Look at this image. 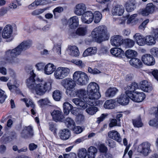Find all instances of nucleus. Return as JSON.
<instances>
[{
    "label": "nucleus",
    "mask_w": 158,
    "mask_h": 158,
    "mask_svg": "<svg viewBox=\"0 0 158 158\" xmlns=\"http://www.w3.org/2000/svg\"><path fill=\"white\" fill-rule=\"evenodd\" d=\"M118 91V89L115 87L109 88L105 92V96L107 97L112 98L114 96Z\"/></svg>",
    "instance_id": "33"
},
{
    "label": "nucleus",
    "mask_w": 158,
    "mask_h": 158,
    "mask_svg": "<svg viewBox=\"0 0 158 158\" xmlns=\"http://www.w3.org/2000/svg\"><path fill=\"white\" fill-rule=\"evenodd\" d=\"M108 137L117 142L120 143L122 141V139L119 133L117 131L112 130L108 132Z\"/></svg>",
    "instance_id": "22"
},
{
    "label": "nucleus",
    "mask_w": 158,
    "mask_h": 158,
    "mask_svg": "<svg viewBox=\"0 0 158 158\" xmlns=\"http://www.w3.org/2000/svg\"><path fill=\"white\" fill-rule=\"evenodd\" d=\"M130 64L136 68H140L143 66V63L141 60L136 58H132L129 61Z\"/></svg>",
    "instance_id": "31"
},
{
    "label": "nucleus",
    "mask_w": 158,
    "mask_h": 158,
    "mask_svg": "<svg viewBox=\"0 0 158 158\" xmlns=\"http://www.w3.org/2000/svg\"><path fill=\"white\" fill-rule=\"evenodd\" d=\"M83 131V128L79 126L75 127L73 129L74 132L77 134L81 133Z\"/></svg>",
    "instance_id": "54"
},
{
    "label": "nucleus",
    "mask_w": 158,
    "mask_h": 158,
    "mask_svg": "<svg viewBox=\"0 0 158 158\" xmlns=\"http://www.w3.org/2000/svg\"><path fill=\"white\" fill-rule=\"evenodd\" d=\"M75 93L73 96L70 97H73L77 96L80 98L79 99L81 100V99H82L84 101V102H86L88 104L94 105L88 103V101H89V96H88L87 91H86L85 89H80L76 90H75Z\"/></svg>",
    "instance_id": "10"
},
{
    "label": "nucleus",
    "mask_w": 158,
    "mask_h": 158,
    "mask_svg": "<svg viewBox=\"0 0 158 158\" xmlns=\"http://www.w3.org/2000/svg\"><path fill=\"white\" fill-rule=\"evenodd\" d=\"M115 126L121 127V124L117 119H112L111 120L109 124V127L110 128H112Z\"/></svg>",
    "instance_id": "47"
},
{
    "label": "nucleus",
    "mask_w": 158,
    "mask_h": 158,
    "mask_svg": "<svg viewBox=\"0 0 158 158\" xmlns=\"http://www.w3.org/2000/svg\"><path fill=\"white\" fill-rule=\"evenodd\" d=\"M69 54L73 56L77 57L79 56V52L78 48L75 46H70L67 50Z\"/></svg>",
    "instance_id": "27"
},
{
    "label": "nucleus",
    "mask_w": 158,
    "mask_h": 158,
    "mask_svg": "<svg viewBox=\"0 0 158 158\" xmlns=\"http://www.w3.org/2000/svg\"><path fill=\"white\" fill-rule=\"evenodd\" d=\"M21 100L24 102L27 107H31L32 108H34L35 107V105L32 101L30 99H28L27 98H24L21 99Z\"/></svg>",
    "instance_id": "43"
},
{
    "label": "nucleus",
    "mask_w": 158,
    "mask_h": 158,
    "mask_svg": "<svg viewBox=\"0 0 158 158\" xmlns=\"http://www.w3.org/2000/svg\"><path fill=\"white\" fill-rule=\"evenodd\" d=\"M150 52L155 57L158 56V48H153L150 50Z\"/></svg>",
    "instance_id": "56"
},
{
    "label": "nucleus",
    "mask_w": 158,
    "mask_h": 158,
    "mask_svg": "<svg viewBox=\"0 0 158 158\" xmlns=\"http://www.w3.org/2000/svg\"><path fill=\"white\" fill-rule=\"evenodd\" d=\"M110 42L111 45L114 46H120L123 43V38L119 35H115L111 38Z\"/></svg>",
    "instance_id": "17"
},
{
    "label": "nucleus",
    "mask_w": 158,
    "mask_h": 158,
    "mask_svg": "<svg viewBox=\"0 0 158 158\" xmlns=\"http://www.w3.org/2000/svg\"><path fill=\"white\" fill-rule=\"evenodd\" d=\"M123 43L126 48H131L134 45L135 42L132 40L127 39L124 40Z\"/></svg>",
    "instance_id": "42"
},
{
    "label": "nucleus",
    "mask_w": 158,
    "mask_h": 158,
    "mask_svg": "<svg viewBox=\"0 0 158 158\" xmlns=\"http://www.w3.org/2000/svg\"><path fill=\"white\" fill-rule=\"evenodd\" d=\"M99 85L95 82L89 83L87 87V92L89 96V104L96 105L98 103V99L101 97L100 93L98 92Z\"/></svg>",
    "instance_id": "3"
},
{
    "label": "nucleus",
    "mask_w": 158,
    "mask_h": 158,
    "mask_svg": "<svg viewBox=\"0 0 158 158\" xmlns=\"http://www.w3.org/2000/svg\"><path fill=\"white\" fill-rule=\"evenodd\" d=\"M128 93H126V94H121L120 96L118 98L117 102L119 104L122 105H127L129 101Z\"/></svg>",
    "instance_id": "23"
},
{
    "label": "nucleus",
    "mask_w": 158,
    "mask_h": 158,
    "mask_svg": "<svg viewBox=\"0 0 158 158\" xmlns=\"http://www.w3.org/2000/svg\"><path fill=\"white\" fill-rule=\"evenodd\" d=\"M21 136L25 138L31 137L33 135L32 127L30 126L25 127L21 133Z\"/></svg>",
    "instance_id": "19"
},
{
    "label": "nucleus",
    "mask_w": 158,
    "mask_h": 158,
    "mask_svg": "<svg viewBox=\"0 0 158 158\" xmlns=\"http://www.w3.org/2000/svg\"><path fill=\"white\" fill-rule=\"evenodd\" d=\"M87 31V29L86 27H79L76 30V33L79 35L83 36L86 34Z\"/></svg>",
    "instance_id": "44"
},
{
    "label": "nucleus",
    "mask_w": 158,
    "mask_h": 158,
    "mask_svg": "<svg viewBox=\"0 0 158 158\" xmlns=\"http://www.w3.org/2000/svg\"><path fill=\"white\" fill-rule=\"evenodd\" d=\"M63 8L59 6L56 7L53 10V13L54 15L55 16L56 13H61L63 11Z\"/></svg>",
    "instance_id": "62"
},
{
    "label": "nucleus",
    "mask_w": 158,
    "mask_h": 158,
    "mask_svg": "<svg viewBox=\"0 0 158 158\" xmlns=\"http://www.w3.org/2000/svg\"><path fill=\"white\" fill-rule=\"evenodd\" d=\"M61 44H59L55 45L53 48L54 51L56 52L59 55L61 54Z\"/></svg>",
    "instance_id": "52"
},
{
    "label": "nucleus",
    "mask_w": 158,
    "mask_h": 158,
    "mask_svg": "<svg viewBox=\"0 0 158 158\" xmlns=\"http://www.w3.org/2000/svg\"><path fill=\"white\" fill-rule=\"evenodd\" d=\"M64 113L65 115H67L70 112V110H72L73 106L68 102H66L63 105Z\"/></svg>",
    "instance_id": "38"
},
{
    "label": "nucleus",
    "mask_w": 158,
    "mask_h": 158,
    "mask_svg": "<svg viewBox=\"0 0 158 158\" xmlns=\"http://www.w3.org/2000/svg\"><path fill=\"white\" fill-rule=\"evenodd\" d=\"M99 149L100 152L102 153L106 152L107 151V147L103 144H101L99 146Z\"/></svg>",
    "instance_id": "60"
},
{
    "label": "nucleus",
    "mask_w": 158,
    "mask_h": 158,
    "mask_svg": "<svg viewBox=\"0 0 158 158\" xmlns=\"http://www.w3.org/2000/svg\"><path fill=\"white\" fill-rule=\"evenodd\" d=\"M32 44L29 40L24 41L12 50H9L6 52V56L10 58L7 62L12 64H16L19 62L17 56L20 55L22 51L29 48Z\"/></svg>",
    "instance_id": "2"
},
{
    "label": "nucleus",
    "mask_w": 158,
    "mask_h": 158,
    "mask_svg": "<svg viewBox=\"0 0 158 158\" xmlns=\"http://www.w3.org/2000/svg\"><path fill=\"white\" fill-rule=\"evenodd\" d=\"M115 101L113 100H107L104 104V107L106 109H113L115 107Z\"/></svg>",
    "instance_id": "35"
},
{
    "label": "nucleus",
    "mask_w": 158,
    "mask_h": 158,
    "mask_svg": "<svg viewBox=\"0 0 158 158\" xmlns=\"http://www.w3.org/2000/svg\"><path fill=\"white\" fill-rule=\"evenodd\" d=\"M108 53V51L107 48L104 46L101 47L98 52V54L101 56L106 54Z\"/></svg>",
    "instance_id": "51"
},
{
    "label": "nucleus",
    "mask_w": 158,
    "mask_h": 158,
    "mask_svg": "<svg viewBox=\"0 0 158 158\" xmlns=\"http://www.w3.org/2000/svg\"><path fill=\"white\" fill-rule=\"evenodd\" d=\"M125 54L127 58L131 59L137 56V53L135 51L129 49L126 51Z\"/></svg>",
    "instance_id": "40"
},
{
    "label": "nucleus",
    "mask_w": 158,
    "mask_h": 158,
    "mask_svg": "<svg viewBox=\"0 0 158 158\" xmlns=\"http://www.w3.org/2000/svg\"><path fill=\"white\" fill-rule=\"evenodd\" d=\"M145 8L146 10L150 14L152 13L155 9V7L153 4L152 3H148L147 4Z\"/></svg>",
    "instance_id": "50"
},
{
    "label": "nucleus",
    "mask_w": 158,
    "mask_h": 158,
    "mask_svg": "<svg viewBox=\"0 0 158 158\" xmlns=\"http://www.w3.org/2000/svg\"><path fill=\"white\" fill-rule=\"evenodd\" d=\"M81 18L83 23L89 24L93 20V13L91 11H86L82 15Z\"/></svg>",
    "instance_id": "16"
},
{
    "label": "nucleus",
    "mask_w": 158,
    "mask_h": 158,
    "mask_svg": "<svg viewBox=\"0 0 158 158\" xmlns=\"http://www.w3.org/2000/svg\"><path fill=\"white\" fill-rule=\"evenodd\" d=\"M136 4L135 0H128L125 3V7L126 10L128 12H131L134 10L135 8Z\"/></svg>",
    "instance_id": "26"
},
{
    "label": "nucleus",
    "mask_w": 158,
    "mask_h": 158,
    "mask_svg": "<svg viewBox=\"0 0 158 158\" xmlns=\"http://www.w3.org/2000/svg\"><path fill=\"white\" fill-rule=\"evenodd\" d=\"M156 39L151 35L147 36L145 37V44L148 45H152L156 43Z\"/></svg>",
    "instance_id": "37"
},
{
    "label": "nucleus",
    "mask_w": 158,
    "mask_h": 158,
    "mask_svg": "<svg viewBox=\"0 0 158 158\" xmlns=\"http://www.w3.org/2000/svg\"><path fill=\"white\" fill-rule=\"evenodd\" d=\"M64 158H76L77 156L76 154L71 153L69 154H64Z\"/></svg>",
    "instance_id": "64"
},
{
    "label": "nucleus",
    "mask_w": 158,
    "mask_h": 158,
    "mask_svg": "<svg viewBox=\"0 0 158 158\" xmlns=\"http://www.w3.org/2000/svg\"><path fill=\"white\" fill-rule=\"evenodd\" d=\"M97 49L96 47H90L87 48L83 52V57L92 56L95 55L97 53Z\"/></svg>",
    "instance_id": "25"
},
{
    "label": "nucleus",
    "mask_w": 158,
    "mask_h": 158,
    "mask_svg": "<svg viewBox=\"0 0 158 158\" xmlns=\"http://www.w3.org/2000/svg\"><path fill=\"white\" fill-rule=\"evenodd\" d=\"M52 97L54 100L59 101L61 98V94L59 91L56 90L53 92Z\"/></svg>",
    "instance_id": "48"
},
{
    "label": "nucleus",
    "mask_w": 158,
    "mask_h": 158,
    "mask_svg": "<svg viewBox=\"0 0 158 158\" xmlns=\"http://www.w3.org/2000/svg\"><path fill=\"white\" fill-rule=\"evenodd\" d=\"M97 158H113V157L111 154L106 153L100 155Z\"/></svg>",
    "instance_id": "58"
},
{
    "label": "nucleus",
    "mask_w": 158,
    "mask_h": 158,
    "mask_svg": "<svg viewBox=\"0 0 158 158\" xmlns=\"http://www.w3.org/2000/svg\"><path fill=\"white\" fill-rule=\"evenodd\" d=\"M72 62L81 69L83 68L85 66V63L79 59L73 60H72Z\"/></svg>",
    "instance_id": "46"
},
{
    "label": "nucleus",
    "mask_w": 158,
    "mask_h": 158,
    "mask_svg": "<svg viewBox=\"0 0 158 158\" xmlns=\"http://www.w3.org/2000/svg\"><path fill=\"white\" fill-rule=\"evenodd\" d=\"M61 84L66 89V93L69 96H73L75 95L76 84L74 80L70 78H65L62 80Z\"/></svg>",
    "instance_id": "5"
},
{
    "label": "nucleus",
    "mask_w": 158,
    "mask_h": 158,
    "mask_svg": "<svg viewBox=\"0 0 158 158\" xmlns=\"http://www.w3.org/2000/svg\"><path fill=\"white\" fill-rule=\"evenodd\" d=\"M70 72V70L69 68L60 67L56 69L54 76L56 79H62L67 76Z\"/></svg>",
    "instance_id": "8"
},
{
    "label": "nucleus",
    "mask_w": 158,
    "mask_h": 158,
    "mask_svg": "<svg viewBox=\"0 0 158 158\" xmlns=\"http://www.w3.org/2000/svg\"><path fill=\"white\" fill-rule=\"evenodd\" d=\"M72 101L77 106L81 108L82 109H85L87 107V108L86 109V112L89 114L93 115L95 114L98 110V108L97 107L93 106L97 105L98 103L96 105L89 106L88 107L86 103L84 102L82 100H81L78 98H75L72 100Z\"/></svg>",
    "instance_id": "4"
},
{
    "label": "nucleus",
    "mask_w": 158,
    "mask_h": 158,
    "mask_svg": "<svg viewBox=\"0 0 158 158\" xmlns=\"http://www.w3.org/2000/svg\"><path fill=\"white\" fill-rule=\"evenodd\" d=\"M88 72L91 74H96L100 73V71L96 69H92L90 67H89L88 69Z\"/></svg>",
    "instance_id": "55"
},
{
    "label": "nucleus",
    "mask_w": 158,
    "mask_h": 158,
    "mask_svg": "<svg viewBox=\"0 0 158 158\" xmlns=\"http://www.w3.org/2000/svg\"><path fill=\"white\" fill-rule=\"evenodd\" d=\"M56 69V67L53 64L49 63L45 65L44 69V73L46 75L51 74L55 72Z\"/></svg>",
    "instance_id": "24"
},
{
    "label": "nucleus",
    "mask_w": 158,
    "mask_h": 158,
    "mask_svg": "<svg viewBox=\"0 0 158 158\" xmlns=\"http://www.w3.org/2000/svg\"><path fill=\"white\" fill-rule=\"evenodd\" d=\"M133 123L134 127H141L143 125L140 117H138L137 119L133 120Z\"/></svg>",
    "instance_id": "45"
},
{
    "label": "nucleus",
    "mask_w": 158,
    "mask_h": 158,
    "mask_svg": "<svg viewBox=\"0 0 158 158\" xmlns=\"http://www.w3.org/2000/svg\"><path fill=\"white\" fill-rule=\"evenodd\" d=\"M44 10H45L43 9L36 10L32 12L31 14L33 15H38L42 14Z\"/></svg>",
    "instance_id": "59"
},
{
    "label": "nucleus",
    "mask_w": 158,
    "mask_h": 158,
    "mask_svg": "<svg viewBox=\"0 0 158 158\" xmlns=\"http://www.w3.org/2000/svg\"><path fill=\"white\" fill-rule=\"evenodd\" d=\"M13 32V27L11 25L7 24L3 28L2 32L3 38L7 39L10 38Z\"/></svg>",
    "instance_id": "15"
},
{
    "label": "nucleus",
    "mask_w": 158,
    "mask_h": 158,
    "mask_svg": "<svg viewBox=\"0 0 158 158\" xmlns=\"http://www.w3.org/2000/svg\"><path fill=\"white\" fill-rule=\"evenodd\" d=\"M124 12V8L123 6L119 4L114 6L111 10V13L113 15L121 16Z\"/></svg>",
    "instance_id": "18"
},
{
    "label": "nucleus",
    "mask_w": 158,
    "mask_h": 158,
    "mask_svg": "<svg viewBox=\"0 0 158 158\" xmlns=\"http://www.w3.org/2000/svg\"><path fill=\"white\" fill-rule=\"evenodd\" d=\"M140 86L141 89L143 91L146 92H150L152 89V88L146 80L141 81L140 83Z\"/></svg>",
    "instance_id": "29"
},
{
    "label": "nucleus",
    "mask_w": 158,
    "mask_h": 158,
    "mask_svg": "<svg viewBox=\"0 0 158 158\" xmlns=\"http://www.w3.org/2000/svg\"><path fill=\"white\" fill-rule=\"evenodd\" d=\"M70 135V132L68 129H64L61 130L59 133V135L60 138L64 140L68 139Z\"/></svg>",
    "instance_id": "20"
},
{
    "label": "nucleus",
    "mask_w": 158,
    "mask_h": 158,
    "mask_svg": "<svg viewBox=\"0 0 158 158\" xmlns=\"http://www.w3.org/2000/svg\"><path fill=\"white\" fill-rule=\"evenodd\" d=\"M128 96L132 101L138 102L142 101L145 97V94L142 92H135L133 93H130Z\"/></svg>",
    "instance_id": "11"
},
{
    "label": "nucleus",
    "mask_w": 158,
    "mask_h": 158,
    "mask_svg": "<svg viewBox=\"0 0 158 158\" xmlns=\"http://www.w3.org/2000/svg\"><path fill=\"white\" fill-rule=\"evenodd\" d=\"M111 53L114 56L118 57H122L123 55L124 51L120 48H114L111 49Z\"/></svg>",
    "instance_id": "30"
},
{
    "label": "nucleus",
    "mask_w": 158,
    "mask_h": 158,
    "mask_svg": "<svg viewBox=\"0 0 158 158\" xmlns=\"http://www.w3.org/2000/svg\"><path fill=\"white\" fill-rule=\"evenodd\" d=\"M53 120L56 122H62L64 118L60 110H54L51 113Z\"/></svg>",
    "instance_id": "14"
},
{
    "label": "nucleus",
    "mask_w": 158,
    "mask_h": 158,
    "mask_svg": "<svg viewBox=\"0 0 158 158\" xmlns=\"http://www.w3.org/2000/svg\"><path fill=\"white\" fill-rule=\"evenodd\" d=\"M108 115L107 114H101V116L98 118L97 122L98 123H99L103 121L104 119L106 118Z\"/></svg>",
    "instance_id": "61"
},
{
    "label": "nucleus",
    "mask_w": 158,
    "mask_h": 158,
    "mask_svg": "<svg viewBox=\"0 0 158 158\" xmlns=\"http://www.w3.org/2000/svg\"><path fill=\"white\" fill-rule=\"evenodd\" d=\"M39 105L41 107L45 105L52 106V103L48 98L41 99L38 101Z\"/></svg>",
    "instance_id": "34"
},
{
    "label": "nucleus",
    "mask_w": 158,
    "mask_h": 158,
    "mask_svg": "<svg viewBox=\"0 0 158 158\" xmlns=\"http://www.w3.org/2000/svg\"><path fill=\"white\" fill-rule=\"evenodd\" d=\"M65 123L66 126L69 128H72L75 125V123L71 118H67L65 121Z\"/></svg>",
    "instance_id": "41"
},
{
    "label": "nucleus",
    "mask_w": 158,
    "mask_h": 158,
    "mask_svg": "<svg viewBox=\"0 0 158 158\" xmlns=\"http://www.w3.org/2000/svg\"><path fill=\"white\" fill-rule=\"evenodd\" d=\"M97 151V149L96 148L92 146L90 147L88 149V158H95Z\"/></svg>",
    "instance_id": "36"
},
{
    "label": "nucleus",
    "mask_w": 158,
    "mask_h": 158,
    "mask_svg": "<svg viewBox=\"0 0 158 158\" xmlns=\"http://www.w3.org/2000/svg\"><path fill=\"white\" fill-rule=\"evenodd\" d=\"M138 13L139 14L142 15L144 16H147L149 15V13L146 10V9H142L139 10L138 11Z\"/></svg>",
    "instance_id": "57"
},
{
    "label": "nucleus",
    "mask_w": 158,
    "mask_h": 158,
    "mask_svg": "<svg viewBox=\"0 0 158 158\" xmlns=\"http://www.w3.org/2000/svg\"><path fill=\"white\" fill-rule=\"evenodd\" d=\"M134 39L136 43L139 46H143L145 44V37H144L139 33H136L133 36Z\"/></svg>",
    "instance_id": "21"
},
{
    "label": "nucleus",
    "mask_w": 158,
    "mask_h": 158,
    "mask_svg": "<svg viewBox=\"0 0 158 158\" xmlns=\"http://www.w3.org/2000/svg\"><path fill=\"white\" fill-rule=\"evenodd\" d=\"M69 27L72 28H75L79 25L78 18L77 16L71 17L69 20Z\"/></svg>",
    "instance_id": "28"
},
{
    "label": "nucleus",
    "mask_w": 158,
    "mask_h": 158,
    "mask_svg": "<svg viewBox=\"0 0 158 158\" xmlns=\"http://www.w3.org/2000/svg\"><path fill=\"white\" fill-rule=\"evenodd\" d=\"M4 91L0 88V103H2L6 98V95L4 94Z\"/></svg>",
    "instance_id": "53"
},
{
    "label": "nucleus",
    "mask_w": 158,
    "mask_h": 158,
    "mask_svg": "<svg viewBox=\"0 0 158 158\" xmlns=\"http://www.w3.org/2000/svg\"><path fill=\"white\" fill-rule=\"evenodd\" d=\"M73 79L77 84L81 85L87 84L89 80V78L87 74L80 71H76L74 73Z\"/></svg>",
    "instance_id": "6"
},
{
    "label": "nucleus",
    "mask_w": 158,
    "mask_h": 158,
    "mask_svg": "<svg viewBox=\"0 0 158 158\" xmlns=\"http://www.w3.org/2000/svg\"><path fill=\"white\" fill-rule=\"evenodd\" d=\"M150 146L151 144L148 142H143L139 146L138 151L144 156H147L151 152Z\"/></svg>",
    "instance_id": "9"
},
{
    "label": "nucleus",
    "mask_w": 158,
    "mask_h": 158,
    "mask_svg": "<svg viewBox=\"0 0 158 158\" xmlns=\"http://www.w3.org/2000/svg\"><path fill=\"white\" fill-rule=\"evenodd\" d=\"M86 7L83 3H80L77 4L74 7V12L77 16L82 15L85 12Z\"/></svg>",
    "instance_id": "12"
},
{
    "label": "nucleus",
    "mask_w": 158,
    "mask_h": 158,
    "mask_svg": "<svg viewBox=\"0 0 158 158\" xmlns=\"http://www.w3.org/2000/svg\"><path fill=\"white\" fill-rule=\"evenodd\" d=\"M87 155V151L84 148H82L79 150L78 156L79 158H85Z\"/></svg>",
    "instance_id": "49"
},
{
    "label": "nucleus",
    "mask_w": 158,
    "mask_h": 158,
    "mask_svg": "<svg viewBox=\"0 0 158 158\" xmlns=\"http://www.w3.org/2000/svg\"><path fill=\"white\" fill-rule=\"evenodd\" d=\"M141 60L144 64L147 65H152L155 63L154 57L149 54H145L143 55L142 56Z\"/></svg>",
    "instance_id": "13"
},
{
    "label": "nucleus",
    "mask_w": 158,
    "mask_h": 158,
    "mask_svg": "<svg viewBox=\"0 0 158 158\" xmlns=\"http://www.w3.org/2000/svg\"><path fill=\"white\" fill-rule=\"evenodd\" d=\"M45 64L43 62H40L36 65V67L38 70L40 71L43 69Z\"/></svg>",
    "instance_id": "63"
},
{
    "label": "nucleus",
    "mask_w": 158,
    "mask_h": 158,
    "mask_svg": "<svg viewBox=\"0 0 158 158\" xmlns=\"http://www.w3.org/2000/svg\"><path fill=\"white\" fill-rule=\"evenodd\" d=\"M138 88V84L135 82H133L129 85L125 87L126 93H133L134 91Z\"/></svg>",
    "instance_id": "32"
},
{
    "label": "nucleus",
    "mask_w": 158,
    "mask_h": 158,
    "mask_svg": "<svg viewBox=\"0 0 158 158\" xmlns=\"http://www.w3.org/2000/svg\"><path fill=\"white\" fill-rule=\"evenodd\" d=\"M102 18V14L98 11H96L93 13V19L95 23H99Z\"/></svg>",
    "instance_id": "39"
},
{
    "label": "nucleus",
    "mask_w": 158,
    "mask_h": 158,
    "mask_svg": "<svg viewBox=\"0 0 158 158\" xmlns=\"http://www.w3.org/2000/svg\"><path fill=\"white\" fill-rule=\"evenodd\" d=\"M35 76L33 70H32L30 72V77L26 80V81L27 87L32 93L42 96L51 90L52 80H50L46 82L39 78L35 79Z\"/></svg>",
    "instance_id": "1"
},
{
    "label": "nucleus",
    "mask_w": 158,
    "mask_h": 158,
    "mask_svg": "<svg viewBox=\"0 0 158 158\" xmlns=\"http://www.w3.org/2000/svg\"><path fill=\"white\" fill-rule=\"evenodd\" d=\"M107 33V28L104 25L99 26L95 28L91 33L92 37L97 40L106 37Z\"/></svg>",
    "instance_id": "7"
}]
</instances>
